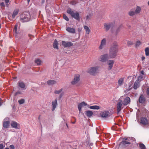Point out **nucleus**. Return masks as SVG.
<instances>
[{
    "mask_svg": "<svg viewBox=\"0 0 149 149\" xmlns=\"http://www.w3.org/2000/svg\"><path fill=\"white\" fill-rule=\"evenodd\" d=\"M106 41L107 40L106 38H103L101 40L100 45L99 47V49L100 50L102 49L106 46Z\"/></svg>",
    "mask_w": 149,
    "mask_h": 149,
    "instance_id": "1a4fd4ad",
    "label": "nucleus"
},
{
    "mask_svg": "<svg viewBox=\"0 0 149 149\" xmlns=\"http://www.w3.org/2000/svg\"><path fill=\"white\" fill-rule=\"evenodd\" d=\"M35 62L38 65H40L41 63V61L38 58L36 59L35 61Z\"/></svg>",
    "mask_w": 149,
    "mask_h": 149,
    "instance_id": "72a5a7b5",
    "label": "nucleus"
},
{
    "mask_svg": "<svg viewBox=\"0 0 149 149\" xmlns=\"http://www.w3.org/2000/svg\"><path fill=\"white\" fill-rule=\"evenodd\" d=\"M134 44L133 42L131 41H128L127 42V45L128 46H130L133 45Z\"/></svg>",
    "mask_w": 149,
    "mask_h": 149,
    "instance_id": "79ce46f5",
    "label": "nucleus"
},
{
    "mask_svg": "<svg viewBox=\"0 0 149 149\" xmlns=\"http://www.w3.org/2000/svg\"><path fill=\"white\" fill-rule=\"evenodd\" d=\"M18 102L20 104H21L24 103L25 100L23 99H21L18 100Z\"/></svg>",
    "mask_w": 149,
    "mask_h": 149,
    "instance_id": "4c0bfd02",
    "label": "nucleus"
},
{
    "mask_svg": "<svg viewBox=\"0 0 149 149\" xmlns=\"http://www.w3.org/2000/svg\"><path fill=\"white\" fill-rule=\"evenodd\" d=\"M123 100H124L123 102V105H126L128 104L130 102V99L129 97H126L124 98L123 96Z\"/></svg>",
    "mask_w": 149,
    "mask_h": 149,
    "instance_id": "dca6fc26",
    "label": "nucleus"
},
{
    "mask_svg": "<svg viewBox=\"0 0 149 149\" xmlns=\"http://www.w3.org/2000/svg\"><path fill=\"white\" fill-rule=\"evenodd\" d=\"M74 118L75 119V118Z\"/></svg>",
    "mask_w": 149,
    "mask_h": 149,
    "instance_id": "052dcab7",
    "label": "nucleus"
},
{
    "mask_svg": "<svg viewBox=\"0 0 149 149\" xmlns=\"http://www.w3.org/2000/svg\"><path fill=\"white\" fill-rule=\"evenodd\" d=\"M80 80V75L79 74H75L74 75V78L71 82V84L73 85H78Z\"/></svg>",
    "mask_w": 149,
    "mask_h": 149,
    "instance_id": "423d86ee",
    "label": "nucleus"
},
{
    "mask_svg": "<svg viewBox=\"0 0 149 149\" xmlns=\"http://www.w3.org/2000/svg\"><path fill=\"white\" fill-rule=\"evenodd\" d=\"M144 79V76L142 75V74H140L138 77L137 80L136 81L140 82L141 81L143 80Z\"/></svg>",
    "mask_w": 149,
    "mask_h": 149,
    "instance_id": "cd10ccee",
    "label": "nucleus"
},
{
    "mask_svg": "<svg viewBox=\"0 0 149 149\" xmlns=\"http://www.w3.org/2000/svg\"><path fill=\"white\" fill-rule=\"evenodd\" d=\"M114 63V61L113 60H109L107 62V64L108 66V70H111L112 69L113 65Z\"/></svg>",
    "mask_w": 149,
    "mask_h": 149,
    "instance_id": "ddd939ff",
    "label": "nucleus"
},
{
    "mask_svg": "<svg viewBox=\"0 0 149 149\" xmlns=\"http://www.w3.org/2000/svg\"><path fill=\"white\" fill-rule=\"evenodd\" d=\"M10 149H15V147L13 145H10Z\"/></svg>",
    "mask_w": 149,
    "mask_h": 149,
    "instance_id": "a18cd8bd",
    "label": "nucleus"
},
{
    "mask_svg": "<svg viewBox=\"0 0 149 149\" xmlns=\"http://www.w3.org/2000/svg\"><path fill=\"white\" fill-rule=\"evenodd\" d=\"M63 90V88H61V89H60L59 90H55L54 91V93L55 94H59Z\"/></svg>",
    "mask_w": 149,
    "mask_h": 149,
    "instance_id": "e433bc0d",
    "label": "nucleus"
},
{
    "mask_svg": "<svg viewBox=\"0 0 149 149\" xmlns=\"http://www.w3.org/2000/svg\"><path fill=\"white\" fill-rule=\"evenodd\" d=\"M85 114L88 117L90 118L93 114V112L91 111H87L85 112Z\"/></svg>",
    "mask_w": 149,
    "mask_h": 149,
    "instance_id": "5701e85b",
    "label": "nucleus"
},
{
    "mask_svg": "<svg viewBox=\"0 0 149 149\" xmlns=\"http://www.w3.org/2000/svg\"><path fill=\"white\" fill-rule=\"evenodd\" d=\"M104 28L106 31L109 30L111 27H113L114 26V24L113 23H106L104 24Z\"/></svg>",
    "mask_w": 149,
    "mask_h": 149,
    "instance_id": "9d476101",
    "label": "nucleus"
},
{
    "mask_svg": "<svg viewBox=\"0 0 149 149\" xmlns=\"http://www.w3.org/2000/svg\"><path fill=\"white\" fill-rule=\"evenodd\" d=\"M145 54L146 56H148L149 55V48L146 47L145 49Z\"/></svg>",
    "mask_w": 149,
    "mask_h": 149,
    "instance_id": "f704fd0d",
    "label": "nucleus"
},
{
    "mask_svg": "<svg viewBox=\"0 0 149 149\" xmlns=\"http://www.w3.org/2000/svg\"><path fill=\"white\" fill-rule=\"evenodd\" d=\"M139 83V81H137L134 82L133 86L134 89H136L139 87L140 86Z\"/></svg>",
    "mask_w": 149,
    "mask_h": 149,
    "instance_id": "b1692460",
    "label": "nucleus"
},
{
    "mask_svg": "<svg viewBox=\"0 0 149 149\" xmlns=\"http://www.w3.org/2000/svg\"><path fill=\"white\" fill-rule=\"evenodd\" d=\"M62 45L65 47H69L73 45V43L71 42H67L65 41H62Z\"/></svg>",
    "mask_w": 149,
    "mask_h": 149,
    "instance_id": "f8f14e48",
    "label": "nucleus"
},
{
    "mask_svg": "<svg viewBox=\"0 0 149 149\" xmlns=\"http://www.w3.org/2000/svg\"><path fill=\"white\" fill-rule=\"evenodd\" d=\"M72 123H73V124H74V123H75V122H72Z\"/></svg>",
    "mask_w": 149,
    "mask_h": 149,
    "instance_id": "5fc2aeb1",
    "label": "nucleus"
},
{
    "mask_svg": "<svg viewBox=\"0 0 149 149\" xmlns=\"http://www.w3.org/2000/svg\"><path fill=\"white\" fill-rule=\"evenodd\" d=\"M5 149H9L8 148H6Z\"/></svg>",
    "mask_w": 149,
    "mask_h": 149,
    "instance_id": "4d7b16f0",
    "label": "nucleus"
},
{
    "mask_svg": "<svg viewBox=\"0 0 149 149\" xmlns=\"http://www.w3.org/2000/svg\"><path fill=\"white\" fill-rule=\"evenodd\" d=\"M140 124L143 125H147L148 124V120L145 118L142 117L141 118V122Z\"/></svg>",
    "mask_w": 149,
    "mask_h": 149,
    "instance_id": "6ab92c4d",
    "label": "nucleus"
},
{
    "mask_svg": "<svg viewBox=\"0 0 149 149\" xmlns=\"http://www.w3.org/2000/svg\"><path fill=\"white\" fill-rule=\"evenodd\" d=\"M63 18L67 21H68L69 20V19L65 15H63Z\"/></svg>",
    "mask_w": 149,
    "mask_h": 149,
    "instance_id": "37998d69",
    "label": "nucleus"
},
{
    "mask_svg": "<svg viewBox=\"0 0 149 149\" xmlns=\"http://www.w3.org/2000/svg\"><path fill=\"white\" fill-rule=\"evenodd\" d=\"M130 138L125 137L123 138V141L120 143V145L126 146L127 145L130 144Z\"/></svg>",
    "mask_w": 149,
    "mask_h": 149,
    "instance_id": "6e6552de",
    "label": "nucleus"
},
{
    "mask_svg": "<svg viewBox=\"0 0 149 149\" xmlns=\"http://www.w3.org/2000/svg\"><path fill=\"white\" fill-rule=\"evenodd\" d=\"M84 28L85 30L86 34H88L90 32V30L88 26H84Z\"/></svg>",
    "mask_w": 149,
    "mask_h": 149,
    "instance_id": "c756f323",
    "label": "nucleus"
},
{
    "mask_svg": "<svg viewBox=\"0 0 149 149\" xmlns=\"http://www.w3.org/2000/svg\"><path fill=\"white\" fill-rule=\"evenodd\" d=\"M139 146L141 149H145L146 147L143 144H140Z\"/></svg>",
    "mask_w": 149,
    "mask_h": 149,
    "instance_id": "ea45409f",
    "label": "nucleus"
},
{
    "mask_svg": "<svg viewBox=\"0 0 149 149\" xmlns=\"http://www.w3.org/2000/svg\"><path fill=\"white\" fill-rule=\"evenodd\" d=\"M5 3L6 4V5H8V4L9 2V0H5Z\"/></svg>",
    "mask_w": 149,
    "mask_h": 149,
    "instance_id": "09e8293b",
    "label": "nucleus"
},
{
    "mask_svg": "<svg viewBox=\"0 0 149 149\" xmlns=\"http://www.w3.org/2000/svg\"><path fill=\"white\" fill-rule=\"evenodd\" d=\"M67 13L70 14L72 17L74 18L75 19L78 20L79 19V13L77 12H74L71 9H68L67 10Z\"/></svg>",
    "mask_w": 149,
    "mask_h": 149,
    "instance_id": "20e7f679",
    "label": "nucleus"
},
{
    "mask_svg": "<svg viewBox=\"0 0 149 149\" xmlns=\"http://www.w3.org/2000/svg\"><path fill=\"white\" fill-rule=\"evenodd\" d=\"M92 16V15L91 14H89L88 15H87L86 17V20H89L90 19L91 17Z\"/></svg>",
    "mask_w": 149,
    "mask_h": 149,
    "instance_id": "a19ab883",
    "label": "nucleus"
},
{
    "mask_svg": "<svg viewBox=\"0 0 149 149\" xmlns=\"http://www.w3.org/2000/svg\"><path fill=\"white\" fill-rule=\"evenodd\" d=\"M136 14L135 11L133 10H130L129 12V15L130 16H133Z\"/></svg>",
    "mask_w": 149,
    "mask_h": 149,
    "instance_id": "58836bf2",
    "label": "nucleus"
},
{
    "mask_svg": "<svg viewBox=\"0 0 149 149\" xmlns=\"http://www.w3.org/2000/svg\"><path fill=\"white\" fill-rule=\"evenodd\" d=\"M141 44V42L139 41H138L136 42L135 46L136 47H138Z\"/></svg>",
    "mask_w": 149,
    "mask_h": 149,
    "instance_id": "c9c22d12",
    "label": "nucleus"
},
{
    "mask_svg": "<svg viewBox=\"0 0 149 149\" xmlns=\"http://www.w3.org/2000/svg\"><path fill=\"white\" fill-rule=\"evenodd\" d=\"M123 96H122L120 97L118 100V102L117 104V109L118 113H119L121 110L123 109V107H122V106H123Z\"/></svg>",
    "mask_w": 149,
    "mask_h": 149,
    "instance_id": "39448f33",
    "label": "nucleus"
},
{
    "mask_svg": "<svg viewBox=\"0 0 149 149\" xmlns=\"http://www.w3.org/2000/svg\"><path fill=\"white\" fill-rule=\"evenodd\" d=\"M20 92H17L16 93V95H17V94H20Z\"/></svg>",
    "mask_w": 149,
    "mask_h": 149,
    "instance_id": "864d4df0",
    "label": "nucleus"
},
{
    "mask_svg": "<svg viewBox=\"0 0 149 149\" xmlns=\"http://www.w3.org/2000/svg\"><path fill=\"white\" fill-rule=\"evenodd\" d=\"M99 68L97 66L91 67L88 68L86 72L91 75H95L99 72Z\"/></svg>",
    "mask_w": 149,
    "mask_h": 149,
    "instance_id": "f03ea898",
    "label": "nucleus"
},
{
    "mask_svg": "<svg viewBox=\"0 0 149 149\" xmlns=\"http://www.w3.org/2000/svg\"><path fill=\"white\" fill-rule=\"evenodd\" d=\"M145 59V57L144 56H142L141 57V59L142 61L143 60Z\"/></svg>",
    "mask_w": 149,
    "mask_h": 149,
    "instance_id": "603ef678",
    "label": "nucleus"
},
{
    "mask_svg": "<svg viewBox=\"0 0 149 149\" xmlns=\"http://www.w3.org/2000/svg\"><path fill=\"white\" fill-rule=\"evenodd\" d=\"M141 74H142V75H143L144 76H145V75L144 74V71L143 70H142L141 71Z\"/></svg>",
    "mask_w": 149,
    "mask_h": 149,
    "instance_id": "de8ad7c7",
    "label": "nucleus"
},
{
    "mask_svg": "<svg viewBox=\"0 0 149 149\" xmlns=\"http://www.w3.org/2000/svg\"><path fill=\"white\" fill-rule=\"evenodd\" d=\"M100 115L102 117L106 118L108 116L109 112L107 111H102L100 113Z\"/></svg>",
    "mask_w": 149,
    "mask_h": 149,
    "instance_id": "a211bd4d",
    "label": "nucleus"
},
{
    "mask_svg": "<svg viewBox=\"0 0 149 149\" xmlns=\"http://www.w3.org/2000/svg\"><path fill=\"white\" fill-rule=\"evenodd\" d=\"M4 146L2 144H0V149H3Z\"/></svg>",
    "mask_w": 149,
    "mask_h": 149,
    "instance_id": "c03bdc74",
    "label": "nucleus"
},
{
    "mask_svg": "<svg viewBox=\"0 0 149 149\" xmlns=\"http://www.w3.org/2000/svg\"><path fill=\"white\" fill-rule=\"evenodd\" d=\"M118 51V45L116 42L113 43L111 45L108 54L109 58H115Z\"/></svg>",
    "mask_w": 149,
    "mask_h": 149,
    "instance_id": "f257e3e1",
    "label": "nucleus"
},
{
    "mask_svg": "<svg viewBox=\"0 0 149 149\" xmlns=\"http://www.w3.org/2000/svg\"><path fill=\"white\" fill-rule=\"evenodd\" d=\"M27 0V1H28V3L29 2V1H30V0Z\"/></svg>",
    "mask_w": 149,
    "mask_h": 149,
    "instance_id": "13d9d810",
    "label": "nucleus"
},
{
    "mask_svg": "<svg viewBox=\"0 0 149 149\" xmlns=\"http://www.w3.org/2000/svg\"><path fill=\"white\" fill-rule=\"evenodd\" d=\"M148 5H149V1H148Z\"/></svg>",
    "mask_w": 149,
    "mask_h": 149,
    "instance_id": "bf43d9fd",
    "label": "nucleus"
},
{
    "mask_svg": "<svg viewBox=\"0 0 149 149\" xmlns=\"http://www.w3.org/2000/svg\"><path fill=\"white\" fill-rule=\"evenodd\" d=\"M0 6L2 7H4L5 6L4 3L3 2L1 3H0Z\"/></svg>",
    "mask_w": 149,
    "mask_h": 149,
    "instance_id": "49530a36",
    "label": "nucleus"
},
{
    "mask_svg": "<svg viewBox=\"0 0 149 149\" xmlns=\"http://www.w3.org/2000/svg\"><path fill=\"white\" fill-rule=\"evenodd\" d=\"M89 108H90L91 109H96L98 110L99 109L100 107L99 106L97 105H94L91 106L89 107Z\"/></svg>",
    "mask_w": 149,
    "mask_h": 149,
    "instance_id": "7c9ffc66",
    "label": "nucleus"
},
{
    "mask_svg": "<svg viewBox=\"0 0 149 149\" xmlns=\"http://www.w3.org/2000/svg\"><path fill=\"white\" fill-rule=\"evenodd\" d=\"M18 25L17 24H16L15 25L14 27L13 31L15 32V36L16 37L17 36V28Z\"/></svg>",
    "mask_w": 149,
    "mask_h": 149,
    "instance_id": "2f4dec72",
    "label": "nucleus"
},
{
    "mask_svg": "<svg viewBox=\"0 0 149 149\" xmlns=\"http://www.w3.org/2000/svg\"><path fill=\"white\" fill-rule=\"evenodd\" d=\"M47 84L49 85H52L56 83V82L52 80H50L47 81Z\"/></svg>",
    "mask_w": 149,
    "mask_h": 149,
    "instance_id": "393cba45",
    "label": "nucleus"
},
{
    "mask_svg": "<svg viewBox=\"0 0 149 149\" xmlns=\"http://www.w3.org/2000/svg\"><path fill=\"white\" fill-rule=\"evenodd\" d=\"M141 9L140 7L139 6H137L136 10L134 11L136 14L139 13L141 11Z\"/></svg>",
    "mask_w": 149,
    "mask_h": 149,
    "instance_id": "473e14b6",
    "label": "nucleus"
},
{
    "mask_svg": "<svg viewBox=\"0 0 149 149\" xmlns=\"http://www.w3.org/2000/svg\"><path fill=\"white\" fill-rule=\"evenodd\" d=\"M19 12V10L18 9H16L15 10L12 15V17H11V16H8V17L9 19L10 20H12V18L13 19H14L15 16L17 15L18 13Z\"/></svg>",
    "mask_w": 149,
    "mask_h": 149,
    "instance_id": "4468645a",
    "label": "nucleus"
},
{
    "mask_svg": "<svg viewBox=\"0 0 149 149\" xmlns=\"http://www.w3.org/2000/svg\"><path fill=\"white\" fill-rule=\"evenodd\" d=\"M52 111H54L56 108L57 105V101L56 99L53 100L52 102Z\"/></svg>",
    "mask_w": 149,
    "mask_h": 149,
    "instance_id": "aec40b11",
    "label": "nucleus"
},
{
    "mask_svg": "<svg viewBox=\"0 0 149 149\" xmlns=\"http://www.w3.org/2000/svg\"><path fill=\"white\" fill-rule=\"evenodd\" d=\"M145 101V99L142 95H140L139 99V102L140 103H144Z\"/></svg>",
    "mask_w": 149,
    "mask_h": 149,
    "instance_id": "412c9836",
    "label": "nucleus"
},
{
    "mask_svg": "<svg viewBox=\"0 0 149 149\" xmlns=\"http://www.w3.org/2000/svg\"><path fill=\"white\" fill-rule=\"evenodd\" d=\"M1 24H0V29H1Z\"/></svg>",
    "mask_w": 149,
    "mask_h": 149,
    "instance_id": "6e6d98bb",
    "label": "nucleus"
},
{
    "mask_svg": "<svg viewBox=\"0 0 149 149\" xmlns=\"http://www.w3.org/2000/svg\"><path fill=\"white\" fill-rule=\"evenodd\" d=\"M147 92L148 95H149V88H148L147 90Z\"/></svg>",
    "mask_w": 149,
    "mask_h": 149,
    "instance_id": "8fccbe9b",
    "label": "nucleus"
},
{
    "mask_svg": "<svg viewBox=\"0 0 149 149\" xmlns=\"http://www.w3.org/2000/svg\"><path fill=\"white\" fill-rule=\"evenodd\" d=\"M10 125L12 128L16 129H19L18 127H19V125L16 122L13 121L11 122Z\"/></svg>",
    "mask_w": 149,
    "mask_h": 149,
    "instance_id": "2eb2a0df",
    "label": "nucleus"
},
{
    "mask_svg": "<svg viewBox=\"0 0 149 149\" xmlns=\"http://www.w3.org/2000/svg\"><path fill=\"white\" fill-rule=\"evenodd\" d=\"M87 105V103H85L84 102H83L80 103H79L78 106V108L79 110V111L80 112H81V108L83 107L84 106H86Z\"/></svg>",
    "mask_w": 149,
    "mask_h": 149,
    "instance_id": "f3484780",
    "label": "nucleus"
},
{
    "mask_svg": "<svg viewBox=\"0 0 149 149\" xmlns=\"http://www.w3.org/2000/svg\"><path fill=\"white\" fill-rule=\"evenodd\" d=\"M124 81V79L123 78H120L118 81V84L119 86L122 85Z\"/></svg>",
    "mask_w": 149,
    "mask_h": 149,
    "instance_id": "c85d7f7f",
    "label": "nucleus"
},
{
    "mask_svg": "<svg viewBox=\"0 0 149 149\" xmlns=\"http://www.w3.org/2000/svg\"><path fill=\"white\" fill-rule=\"evenodd\" d=\"M66 30L70 33H75V30L73 28L68 27L66 28Z\"/></svg>",
    "mask_w": 149,
    "mask_h": 149,
    "instance_id": "4be33fe9",
    "label": "nucleus"
},
{
    "mask_svg": "<svg viewBox=\"0 0 149 149\" xmlns=\"http://www.w3.org/2000/svg\"><path fill=\"white\" fill-rule=\"evenodd\" d=\"M18 86L21 88L24 89H26L25 85V84L22 82H20L18 83Z\"/></svg>",
    "mask_w": 149,
    "mask_h": 149,
    "instance_id": "a878e982",
    "label": "nucleus"
},
{
    "mask_svg": "<svg viewBox=\"0 0 149 149\" xmlns=\"http://www.w3.org/2000/svg\"><path fill=\"white\" fill-rule=\"evenodd\" d=\"M31 18V16L28 12L24 13L20 16V21L22 22H26L29 21Z\"/></svg>",
    "mask_w": 149,
    "mask_h": 149,
    "instance_id": "7ed1b4c3",
    "label": "nucleus"
},
{
    "mask_svg": "<svg viewBox=\"0 0 149 149\" xmlns=\"http://www.w3.org/2000/svg\"><path fill=\"white\" fill-rule=\"evenodd\" d=\"M109 59L108 54H105L101 55L99 58L98 60L100 61L103 62H106L107 60Z\"/></svg>",
    "mask_w": 149,
    "mask_h": 149,
    "instance_id": "0eeeda50",
    "label": "nucleus"
},
{
    "mask_svg": "<svg viewBox=\"0 0 149 149\" xmlns=\"http://www.w3.org/2000/svg\"><path fill=\"white\" fill-rule=\"evenodd\" d=\"M53 46L54 48L58 49V43L56 40H55L53 44Z\"/></svg>",
    "mask_w": 149,
    "mask_h": 149,
    "instance_id": "bb28decb",
    "label": "nucleus"
},
{
    "mask_svg": "<svg viewBox=\"0 0 149 149\" xmlns=\"http://www.w3.org/2000/svg\"><path fill=\"white\" fill-rule=\"evenodd\" d=\"M10 122L8 118H6L3 120V125L4 127L8 128L9 126Z\"/></svg>",
    "mask_w": 149,
    "mask_h": 149,
    "instance_id": "9b49d317",
    "label": "nucleus"
},
{
    "mask_svg": "<svg viewBox=\"0 0 149 149\" xmlns=\"http://www.w3.org/2000/svg\"><path fill=\"white\" fill-rule=\"evenodd\" d=\"M2 100L0 98V106L2 105Z\"/></svg>",
    "mask_w": 149,
    "mask_h": 149,
    "instance_id": "3c124183",
    "label": "nucleus"
}]
</instances>
